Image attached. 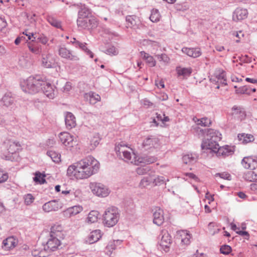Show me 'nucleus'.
<instances>
[{"label":"nucleus","instance_id":"79ce46f5","mask_svg":"<svg viewBox=\"0 0 257 257\" xmlns=\"http://www.w3.org/2000/svg\"><path fill=\"white\" fill-rule=\"evenodd\" d=\"M120 243V241L118 240H113L109 242L108 244L106 246V249H107L109 252H107V254L110 255L113 250L115 249L116 244Z\"/></svg>","mask_w":257,"mask_h":257},{"label":"nucleus","instance_id":"9b49d317","mask_svg":"<svg viewBox=\"0 0 257 257\" xmlns=\"http://www.w3.org/2000/svg\"><path fill=\"white\" fill-rule=\"evenodd\" d=\"M42 65L47 68L54 67L55 66V61L53 55L50 53H42Z\"/></svg>","mask_w":257,"mask_h":257},{"label":"nucleus","instance_id":"4c0bfd02","mask_svg":"<svg viewBox=\"0 0 257 257\" xmlns=\"http://www.w3.org/2000/svg\"><path fill=\"white\" fill-rule=\"evenodd\" d=\"M177 71L179 75L188 76L192 73V70L191 68H177Z\"/></svg>","mask_w":257,"mask_h":257},{"label":"nucleus","instance_id":"69168bd1","mask_svg":"<svg viewBox=\"0 0 257 257\" xmlns=\"http://www.w3.org/2000/svg\"><path fill=\"white\" fill-rule=\"evenodd\" d=\"M236 233L242 236H245V238L248 239L249 238V233L245 231H240V230H237L236 231Z\"/></svg>","mask_w":257,"mask_h":257},{"label":"nucleus","instance_id":"20e7f679","mask_svg":"<svg viewBox=\"0 0 257 257\" xmlns=\"http://www.w3.org/2000/svg\"><path fill=\"white\" fill-rule=\"evenodd\" d=\"M44 81L39 76H30L27 79L21 82V87L23 90L29 93L34 94L40 91Z\"/></svg>","mask_w":257,"mask_h":257},{"label":"nucleus","instance_id":"ddd939ff","mask_svg":"<svg viewBox=\"0 0 257 257\" xmlns=\"http://www.w3.org/2000/svg\"><path fill=\"white\" fill-rule=\"evenodd\" d=\"M241 163L245 168L253 170L257 167V157H244Z\"/></svg>","mask_w":257,"mask_h":257},{"label":"nucleus","instance_id":"423d86ee","mask_svg":"<svg viewBox=\"0 0 257 257\" xmlns=\"http://www.w3.org/2000/svg\"><path fill=\"white\" fill-rule=\"evenodd\" d=\"M21 144L17 141L8 140L5 141L2 147L3 154V158L9 160L11 159V155L16 153L21 149Z\"/></svg>","mask_w":257,"mask_h":257},{"label":"nucleus","instance_id":"58836bf2","mask_svg":"<svg viewBox=\"0 0 257 257\" xmlns=\"http://www.w3.org/2000/svg\"><path fill=\"white\" fill-rule=\"evenodd\" d=\"M87 96L89 97V101L91 104H95L100 100V96L98 94L92 92H90L87 94Z\"/></svg>","mask_w":257,"mask_h":257},{"label":"nucleus","instance_id":"8fccbe9b","mask_svg":"<svg viewBox=\"0 0 257 257\" xmlns=\"http://www.w3.org/2000/svg\"><path fill=\"white\" fill-rule=\"evenodd\" d=\"M182 161L185 164H189L195 161V158L192 155H185L182 158Z\"/></svg>","mask_w":257,"mask_h":257},{"label":"nucleus","instance_id":"c9c22d12","mask_svg":"<svg viewBox=\"0 0 257 257\" xmlns=\"http://www.w3.org/2000/svg\"><path fill=\"white\" fill-rule=\"evenodd\" d=\"M181 236V243L184 245H188L190 243L191 235L186 231H182L180 232Z\"/></svg>","mask_w":257,"mask_h":257},{"label":"nucleus","instance_id":"49530a36","mask_svg":"<svg viewBox=\"0 0 257 257\" xmlns=\"http://www.w3.org/2000/svg\"><path fill=\"white\" fill-rule=\"evenodd\" d=\"M76 170H77V169L76 168V163L70 165L67 169V175L69 177H75L76 178L75 173L76 172Z\"/></svg>","mask_w":257,"mask_h":257},{"label":"nucleus","instance_id":"ea45409f","mask_svg":"<svg viewBox=\"0 0 257 257\" xmlns=\"http://www.w3.org/2000/svg\"><path fill=\"white\" fill-rule=\"evenodd\" d=\"M47 154L54 162L58 163L60 161V155L55 151H49Z\"/></svg>","mask_w":257,"mask_h":257},{"label":"nucleus","instance_id":"f704fd0d","mask_svg":"<svg viewBox=\"0 0 257 257\" xmlns=\"http://www.w3.org/2000/svg\"><path fill=\"white\" fill-rule=\"evenodd\" d=\"M99 213L95 210H92L89 212L87 218V222L89 223H92L96 222L98 219Z\"/></svg>","mask_w":257,"mask_h":257},{"label":"nucleus","instance_id":"f257e3e1","mask_svg":"<svg viewBox=\"0 0 257 257\" xmlns=\"http://www.w3.org/2000/svg\"><path fill=\"white\" fill-rule=\"evenodd\" d=\"M195 129L205 137L201 144V148L203 150H206V153L215 154L217 156L223 157L233 154L234 149L232 147L219 146L218 142L221 139V134L218 131L211 128L202 129L199 126H196Z\"/></svg>","mask_w":257,"mask_h":257},{"label":"nucleus","instance_id":"f03ea898","mask_svg":"<svg viewBox=\"0 0 257 257\" xmlns=\"http://www.w3.org/2000/svg\"><path fill=\"white\" fill-rule=\"evenodd\" d=\"M76 178L87 179L96 173L99 168V162L92 156H88L76 163Z\"/></svg>","mask_w":257,"mask_h":257},{"label":"nucleus","instance_id":"39448f33","mask_svg":"<svg viewBox=\"0 0 257 257\" xmlns=\"http://www.w3.org/2000/svg\"><path fill=\"white\" fill-rule=\"evenodd\" d=\"M119 218L118 209L115 207L108 208L103 214V223L105 226L111 227L114 226Z\"/></svg>","mask_w":257,"mask_h":257},{"label":"nucleus","instance_id":"6ab92c4d","mask_svg":"<svg viewBox=\"0 0 257 257\" xmlns=\"http://www.w3.org/2000/svg\"><path fill=\"white\" fill-rule=\"evenodd\" d=\"M247 15V11L246 9L238 8L234 12L232 18L234 21H237L245 19Z\"/></svg>","mask_w":257,"mask_h":257},{"label":"nucleus","instance_id":"6e6d98bb","mask_svg":"<svg viewBox=\"0 0 257 257\" xmlns=\"http://www.w3.org/2000/svg\"><path fill=\"white\" fill-rule=\"evenodd\" d=\"M19 62L20 65L23 67H27L29 63L28 60L24 56L19 58Z\"/></svg>","mask_w":257,"mask_h":257},{"label":"nucleus","instance_id":"774afa93","mask_svg":"<svg viewBox=\"0 0 257 257\" xmlns=\"http://www.w3.org/2000/svg\"><path fill=\"white\" fill-rule=\"evenodd\" d=\"M240 92L243 94H250L249 89L246 86H243L240 89Z\"/></svg>","mask_w":257,"mask_h":257},{"label":"nucleus","instance_id":"5fc2aeb1","mask_svg":"<svg viewBox=\"0 0 257 257\" xmlns=\"http://www.w3.org/2000/svg\"><path fill=\"white\" fill-rule=\"evenodd\" d=\"M221 253L227 254L230 253L231 250V248L230 246L227 245H224L221 247L220 249Z\"/></svg>","mask_w":257,"mask_h":257},{"label":"nucleus","instance_id":"a18cd8bd","mask_svg":"<svg viewBox=\"0 0 257 257\" xmlns=\"http://www.w3.org/2000/svg\"><path fill=\"white\" fill-rule=\"evenodd\" d=\"M47 21L50 24L56 28H59L61 27L60 22L57 20L54 17L48 16L47 17Z\"/></svg>","mask_w":257,"mask_h":257},{"label":"nucleus","instance_id":"3c124183","mask_svg":"<svg viewBox=\"0 0 257 257\" xmlns=\"http://www.w3.org/2000/svg\"><path fill=\"white\" fill-rule=\"evenodd\" d=\"M156 57H157L159 61H162L165 63H168L170 61V58L165 54H157L156 55Z\"/></svg>","mask_w":257,"mask_h":257},{"label":"nucleus","instance_id":"bb28decb","mask_svg":"<svg viewBox=\"0 0 257 257\" xmlns=\"http://www.w3.org/2000/svg\"><path fill=\"white\" fill-rule=\"evenodd\" d=\"M32 254L35 257H46L48 255V252L47 251L46 246L43 248H38L33 249L32 251Z\"/></svg>","mask_w":257,"mask_h":257},{"label":"nucleus","instance_id":"b1692460","mask_svg":"<svg viewBox=\"0 0 257 257\" xmlns=\"http://www.w3.org/2000/svg\"><path fill=\"white\" fill-rule=\"evenodd\" d=\"M127 27L135 29L140 24L139 18L136 16H127L126 17Z\"/></svg>","mask_w":257,"mask_h":257},{"label":"nucleus","instance_id":"f8f14e48","mask_svg":"<svg viewBox=\"0 0 257 257\" xmlns=\"http://www.w3.org/2000/svg\"><path fill=\"white\" fill-rule=\"evenodd\" d=\"M160 235L162 236L160 242V246L167 251L166 249H168L169 248L171 243V236L166 230H163Z\"/></svg>","mask_w":257,"mask_h":257},{"label":"nucleus","instance_id":"e2e57ef3","mask_svg":"<svg viewBox=\"0 0 257 257\" xmlns=\"http://www.w3.org/2000/svg\"><path fill=\"white\" fill-rule=\"evenodd\" d=\"M8 178V174L0 171V183L5 182Z\"/></svg>","mask_w":257,"mask_h":257},{"label":"nucleus","instance_id":"412c9836","mask_svg":"<svg viewBox=\"0 0 257 257\" xmlns=\"http://www.w3.org/2000/svg\"><path fill=\"white\" fill-rule=\"evenodd\" d=\"M65 121L66 127L68 129H71L74 127L76 125L75 117L71 112H67Z\"/></svg>","mask_w":257,"mask_h":257},{"label":"nucleus","instance_id":"6e6552de","mask_svg":"<svg viewBox=\"0 0 257 257\" xmlns=\"http://www.w3.org/2000/svg\"><path fill=\"white\" fill-rule=\"evenodd\" d=\"M77 24L79 27L89 29L96 28L98 25V22L94 17L90 16L83 20L77 19Z\"/></svg>","mask_w":257,"mask_h":257},{"label":"nucleus","instance_id":"2f4dec72","mask_svg":"<svg viewBox=\"0 0 257 257\" xmlns=\"http://www.w3.org/2000/svg\"><path fill=\"white\" fill-rule=\"evenodd\" d=\"M83 208L80 205H76L68 208L66 210V213L69 214L70 216H74L82 211Z\"/></svg>","mask_w":257,"mask_h":257},{"label":"nucleus","instance_id":"603ef678","mask_svg":"<svg viewBox=\"0 0 257 257\" xmlns=\"http://www.w3.org/2000/svg\"><path fill=\"white\" fill-rule=\"evenodd\" d=\"M152 181L153 179H151L150 178L144 177L140 182V186L142 187H145L149 185Z\"/></svg>","mask_w":257,"mask_h":257},{"label":"nucleus","instance_id":"473e14b6","mask_svg":"<svg viewBox=\"0 0 257 257\" xmlns=\"http://www.w3.org/2000/svg\"><path fill=\"white\" fill-rule=\"evenodd\" d=\"M243 178L248 181H257V174L252 171H247L244 173Z\"/></svg>","mask_w":257,"mask_h":257},{"label":"nucleus","instance_id":"338daca9","mask_svg":"<svg viewBox=\"0 0 257 257\" xmlns=\"http://www.w3.org/2000/svg\"><path fill=\"white\" fill-rule=\"evenodd\" d=\"M7 22L3 19L0 18V31H2L4 28L7 26Z\"/></svg>","mask_w":257,"mask_h":257},{"label":"nucleus","instance_id":"cd10ccee","mask_svg":"<svg viewBox=\"0 0 257 257\" xmlns=\"http://www.w3.org/2000/svg\"><path fill=\"white\" fill-rule=\"evenodd\" d=\"M14 98L11 93H6L1 100V104L6 107H9L14 103Z\"/></svg>","mask_w":257,"mask_h":257},{"label":"nucleus","instance_id":"5701e85b","mask_svg":"<svg viewBox=\"0 0 257 257\" xmlns=\"http://www.w3.org/2000/svg\"><path fill=\"white\" fill-rule=\"evenodd\" d=\"M17 244V241L13 237H9L3 241L2 247L5 250H10Z\"/></svg>","mask_w":257,"mask_h":257},{"label":"nucleus","instance_id":"09e8293b","mask_svg":"<svg viewBox=\"0 0 257 257\" xmlns=\"http://www.w3.org/2000/svg\"><path fill=\"white\" fill-rule=\"evenodd\" d=\"M150 169L148 166H143L139 167L137 169V173L139 175H143L148 173Z\"/></svg>","mask_w":257,"mask_h":257},{"label":"nucleus","instance_id":"a19ab883","mask_svg":"<svg viewBox=\"0 0 257 257\" xmlns=\"http://www.w3.org/2000/svg\"><path fill=\"white\" fill-rule=\"evenodd\" d=\"M161 16L157 10H153L150 17V20L153 22H157L160 20Z\"/></svg>","mask_w":257,"mask_h":257},{"label":"nucleus","instance_id":"393cba45","mask_svg":"<svg viewBox=\"0 0 257 257\" xmlns=\"http://www.w3.org/2000/svg\"><path fill=\"white\" fill-rule=\"evenodd\" d=\"M101 237L100 230H95L91 232L86 242L89 244L93 243L98 241Z\"/></svg>","mask_w":257,"mask_h":257},{"label":"nucleus","instance_id":"1a4fd4ad","mask_svg":"<svg viewBox=\"0 0 257 257\" xmlns=\"http://www.w3.org/2000/svg\"><path fill=\"white\" fill-rule=\"evenodd\" d=\"M59 55L62 58L73 61L79 60L78 57L73 54L70 50L64 47H60L59 49Z\"/></svg>","mask_w":257,"mask_h":257},{"label":"nucleus","instance_id":"c756f323","mask_svg":"<svg viewBox=\"0 0 257 257\" xmlns=\"http://www.w3.org/2000/svg\"><path fill=\"white\" fill-rule=\"evenodd\" d=\"M239 141L242 144H247L253 141V136L248 134H239L238 135Z\"/></svg>","mask_w":257,"mask_h":257},{"label":"nucleus","instance_id":"de8ad7c7","mask_svg":"<svg viewBox=\"0 0 257 257\" xmlns=\"http://www.w3.org/2000/svg\"><path fill=\"white\" fill-rule=\"evenodd\" d=\"M196 123L197 125H201V126H209L211 124V121L209 119L206 117H203L198 119L196 121Z\"/></svg>","mask_w":257,"mask_h":257},{"label":"nucleus","instance_id":"2eb2a0df","mask_svg":"<svg viewBox=\"0 0 257 257\" xmlns=\"http://www.w3.org/2000/svg\"><path fill=\"white\" fill-rule=\"evenodd\" d=\"M153 214V222L157 225H161L164 221L163 210L159 207H156L152 210Z\"/></svg>","mask_w":257,"mask_h":257},{"label":"nucleus","instance_id":"f3484780","mask_svg":"<svg viewBox=\"0 0 257 257\" xmlns=\"http://www.w3.org/2000/svg\"><path fill=\"white\" fill-rule=\"evenodd\" d=\"M60 142L65 146L72 147L73 145V137L66 132L61 133L59 136Z\"/></svg>","mask_w":257,"mask_h":257},{"label":"nucleus","instance_id":"680f3d73","mask_svg":"<svg viewBox=\"0 0 257 257\" xmlns=\"http://www.w3.org/2000/svg\"><path fill=\"white\" fill-rule=\"evenodd\" d=\"M71 83L69 82H67L63 86L62 90L63 92L67 93L71 89Z\"/></svg>","mask_w":257,"mask_h":257},{"label":"nucleus","instance_id":"0e129e2a","mask_svg":"<svg viewBox=\"0 0 257 257\" xmlns=\"http://www.w3.org/2000/svg\"><path fill=\"white\" fill-rule=\"evenodd\" d=\"M35 41L37 43L40 42L43 44H46L48 42V39L45 36H41L36 39Z\"/></svg>","mask_w":257,"mask_h":257},{"label":"nucleus","instance_id":"4d7b16f0","mask_svg":"<svg viewBox=\"0 0 257 257\" xmlns=\"http://www.w3.org/2000/svg\"><path fill=\"white\" fill-rule=\"evenodd\" d=\"M24 199L25 203L29 205L33 202L34 198L32 194H28L24 196Z\"/></svg>","mask_w":257,"mask_h":257},{"label":"nucleus","instance_id":"0eeeda50","mask_svg":"<svg viewBox=\"0 0 257 257\" xmlns=\"http://www.w3.org/2000/svg\"><path fill=\"white\" fill-rule=\"evenodd\" d=\"M89 186L92 193L98 197H106L110 192L107 187L100 183L91 182Z\"/></svg>","mask_w":257,"mask_h":257},{"label":"nucleus","instance_id":"a211bd4d","mask_svg":"<svg viewBox=\"0 0 257 257\" xmlns=\"http://www.w3.org/2000/svg\"><path fill=\"white\" fill-rule=\"evenodd\" d=\"M60 245V238L55 237H53L50 235V238L47 242L46 245H44V246H46L47 251L48 252V250H54Z\"/></svg>","mask_w":257,"mask_h":257},{"label":"nucleus","instance_id":"bf43d9fd","mask_svg":"<svg viewBox=\"0 0 257 257\" xmlns=\"http://www.w3.org/2000/svg\"><path fill=\"white\" fill-rule=\"evenodd\" d=\"M216 176H219L221 178L226 179L228 180H231V176L229 174L225 172L222 173H217L216 174Z\"/></svg>","mask_w":257,"mask_h":257},{"label":"nucleus","instance_id":"72a5a7b5","mask_svg":"<svg viewBox=\"0 0 257 257\" xmlns=\"http://www.w3.org/2000/svg\"><path fill=\"white\" fill-rule=\"evenodd\" d=\"M29 50L35 54H38L41 53V46L35 43L30 42L28 44Z\"/></svg>","mask_w":257,"mask_h":257},{"label":"nucleus","instance_id":"4468645a","mask_svg":"<svg viewBox=\"0 0 257 257\" xmlns=\"http://www.w3.org/2000/svg\"><path fill=\"white\" fill-rule=\"evenodd\" d=\"M143 147L146 150L159 146V140L155 137H150L146 138L142 143Z\"/></svg>","mask_w":257,"mask_h":257},{"label":"nucleus","instance_id":"37998d69","mask_svg":"<svg viewBox=\"0 0 257 257\" xmlns=\"http://www.w3.org/2000/svg\"><path fill=\"white\" fill-rule=\"evenodd\" d=\"M100 139L97 135H94L90 140V150H93L99 144Z\"/></svg>","mask_w":257,"mask_h":257},{"label":"nucleus","instance_id":"7c9ffc66","mask_svg":"<svg viewBox=\"0 0 257 257\" xmlns=\"http://www.w3.org/2000/svg\"><path fill=\"white\" fill-rule=\"evenodd\" d=\"M232 114L239 119H242L245 117L244 111L241 110L240 107L234 106L232 109Z\"/></svg>","mask_w":257,"mask_h":257},{"label":"nucleus","instance_id":"864d4df0","mask_svg":"<svg viewBox=\"0 0 257 257\" xmlns=\"http://www.w3.org/2000/svg\"><path fill=\"white\" fill-rule=\"evenodd\" d=\"M216 77L218 79V82L220 80H222L225 78V72L222 70L219 69L215 72Z\"/></svg>","mask_w":257,"mask_h":257},{"label":"nucleus","instance_id":"4be33fe9","mask_svg":"<svg viewBox=\"0 0 257 257\" xmlns=\"http://www.w3.org/2000/svg\"><path fill=\"white\" fill-rule=\"evenodd\" d=\"M182 51L187 55L188 56L193 57L197 58L201 55V52L199 48H183Z\"/></svg>","mask_w":257,"mask_h":257},{"label":"nucleus","instance_id":"052dcab7","mask_svg":"<svg viewBox=\"0 0 257 257\" xmlns=\"http://www.w3.org/2000/svg\"><path fill=\"white\" fill-rule=\"evenodd\" d=\"M106 53L109 55H116L117 53V50L113 46H111L106 50Z\"/></svg>","mask_w":257,"mask_h":257},{"label":"nucleus","instance_id":"aec40b11","mask_svg":"<svg viewBox=\"0 0 257 257\" xmlns=\"http://www.w3.org/2000/svg\"><path fill=\"white\" fill-rule=\"evenodd\" d=\"M62 226L59 224H55L51 228L50 235L52 237H57L60 239L63 238V234L62 233Z\"/></svg>","mask_w":257,"mask_h":257},{"label":"nucleus","instance_id":"c03bdc74","mask_svg":"<svg viewBox=\"0 0 257 257\" xmlns=\"http://www.w3.org/2000/svg\"><path fill=\"white\" fill-rule=\"evenodd\" d=\"M76 45L77 47H79L82 50L84 51L87 54L89 55L90 57L92 58L93 57V54L92 52H91L86 46V43H82L81 42H76Z\"/></svg>","mask_w":257,"mask_h":257},{"label":"nucleus","instance_id":"e433bc0d","mask_svg":"<svg viewBox=\"0 0 257 257\" xmlns=\"http://www.w3.org/2000/svg\"><path fill=\"white\" fill-rule=\"evenodd\" d=\"M35 176L33 178V180L38 184H43L46 183V180L44 178L45 177V175H43L39 172L35 173Z\"/></svg>","mask_w":257,"mask_h":257},{"label":"nucleus","instance_id":"dca6fc26","mask_svg":"<svg viewBox=\"0 0 257 257\" xmlns=\"http://www.w3.org/2000/svg\"><path fill=\"white\" fill-rule=\"evenodd\" d=\"M61 208V205L56 200H52L45 203L43 209L45 212L56 211Z\"/></svg>","mask_w":257,"mask_h":257},{"label":"nucleus","instance_id":"c85d7f7f","mask_svg":"<svg viewBox=\"0 0 257 257\" xmlns=\"http://www.w3.org/2000/svg\"><path fill=\"white\" fill-rule=\"evenodd\" d=\"M141 57L146 61V62L151 67H154L156 65V61L154 58L149 54L142 51L140 53Z\"/></svg>","mask_w":257,"mask_h":257},{"label":"nucleus","instance_id":"13d9d810","mask_svg":"<svg viewBox=\"0 0 257 257\" xmlns=\"http://www.w3.org/2000/svg\"><path fill=\"white\" fill-rule=\"evenodd\" d=\"M153 181L156 185H158L164 182V178L163 176H158L153 179Z\"/></svg>","mask_w":257,"mask_h":257},{"label":"nucleus","instance_id":"7ed1b4c3","mask_svg":"<svg viewBox=\"0 0 257 257\" xmlns=\"http://www.w3.org/2000/svg\"><path fill=\"white\" fill-rule=\"evenodd\" d=\"M115 149L117 156L128 163L139 165L153 163L157 161V158L154 156H137L132 150L128 151L123 149L117 150L116 148Z\"/></svg>","mask_w":257,"mask_h":257},{"label":"nucleus","instance_id":"9d476101","mask_svg":"<svg viewBox=\"0 0 257 257\" xmlns=\"http://www.w3.org/2000/svg\"><path fill=\"white\" fill-rule=\"evenodd\" d=\"M55 87L53 86L50 83L44 81V83L42 86L41 90L43 93L50 99H53L56 94L55 90Z\"/></svg>","mask_w":257,"mask_h":257},{"label":"nucleus","instance_id":"a878e982","mask_svg":"<svg viewBox=\"0 0 257 257\" xmlns=\"http://www.w3.org/2000/svg\"><path fill=\"white\" fill-rule=\"evenodd\" d=\"M91 15L90 10L85 5L82 6L78 12V17L77 19L83 20Z\"/></svg>","mask_w":257,"mask_h":257}]
</instances>
